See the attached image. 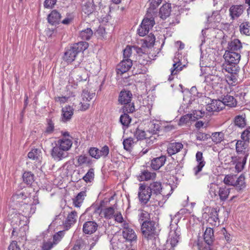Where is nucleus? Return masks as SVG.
Masks as SVG:
<instances>
[{
	"label": "nucleus",
	"instance_id": "33",
	"mask_svg": "<svg viewBox=\"0 0 250 250\" xmlns=\"http://www.w3.org/2000/svg\"><path fill=\"white\" fill-rule=\"evenodd\" d=\"M86 195L85 191H82L79 192L75 198L73 199V203L74 206L77 208L80 207Z\"/></svg>",
	"mask_w": 250,
	"mask_h": 250
},
{
	"label": "nucleus",
	"instance_id": "41",
	"mask_svg": "<svg viewBox=\"0 0 250 250\" xmlns=\"http://www.w3.org/2000/svg\"><path fill=\"white\" fill-rule=\"evenodd\" d=\"M208 220L212 225H216V222H219L218 211L215 208H212L209 212Z\"/></svg>",
	"mask_w": 250,
	"mask_h": 250
},
{
	"label": "nucleus",
	"instance_id": "57",
	"mask_svg": "<svg viewBox=\"0 0 250 250\" xmlns=\"http://www.w3.org/2000/svg\"><path fill=\"white\" fill-rule=\"evenodd\" d=\"M115 211L113 207H109L104 210V214L105 218L111 219L114 216Z\"/></svg>",
	"mask_w": 250,
	"mask_h": 250
},
{
	"label": "nucleus",
	"instance_id": "32",
	"mask_svg": "<svg viewBox=\"0 0 250 250\" xmlns=\"http://www.w3.org/2000/svg\"><path fill=\"white\" fill-rule=\"evenodd\" d=\"M94 10V6L93 0H88V1L82 6L83 12L87 15H89L93 13Z\"/></svg>",
	"mask_w": 250,
	"mask_h": 250
},
{
	"label": "nucleus",
	"instance_id": "51",
	"mask_svg": "<svg viewBox=\"0 0 250 250\" xmlns=\"http://www.w3.org/2000/svg\"><path fill=\"white\" fill-rule=\"evenodd\" d=\"M124 114L121 116L120 117V122L121 124L124 125L126 127L128 126V125L130 124L131 122V118L127 114L128 112H124Z\"/></svg>",
	"mask_w": 250,
	"mask_h": 250
},
{
	"label": "nucleus",
	"instance_id": "8",
	"mask_svg": "<svg viewBox=\"0 0 250 250\" xmlns=\"http://www.w3.org/2000/svg\"><path fill=\"white\" fill-rule=\"evenodd\" d=\"M180 58H181V55L178 53L173 58V66L170 69L171 74L168 79L169 81H171L173 79V76L174 75H177L183 69V66H182V62Z\"/></svg>",
	"mask_w": 250,
	"mask_h": 250
},
{
	"label": "nucleus",
	"instance_id": "2",
	"mask_svg": "<svg viewBox=\"0 0 250 250\" xmlns=\"http://www.w3.org/2000/svg\"><path fill=\"white\" fill-rule=\"evenodd\" d=\"M141 229L143 237L148 241L151 240L153 241L159 235L157 225L153 221L142 223Z\"/></svg>",
	"mask_w": 250,
	"mask_h": 250
},
{
	"label": "nucleus",
	"instance_id": "38",
	"mask_svg": "<svg viewBox=\"0 0 250 250\" xmlns=\"http://www.w3.org/2000/svg\"><path fill=\"white\" fill-rule=\"evenodd\" d=\"M179 236L180 234L177 230L171 232L168 242H169L171 247H174L179 242Z\"/></svg>",
	"mask_w": 250,
	"mask_h": 250
},
{
	"label": "nucleus",
	"instance_id": "45",
	"mask_svg": "<svg viewBox=\"0 0 250 250\" xmlns=\"http://www.w3.org/2000/svg\"><path fill=\"white\" fill-rule=\"evenodd\" d=\"M79 166H82L84 164L90 165L92 164V161L89 157L85 155H81L78 157L77 159Z\"/></svg>",
	"mask_w": 250,
	"mask_h": 250
},
{
	"label": "nucleus",
	"instance_id": "47",
	"mask_svg": "<svg viewBox=\"0 0 250 250\" xmlns=\"http://www.w3.org/2000/svg\"><path fill=\"white\" fill-rule=\"evenodd\" d=\"M149 16L147 15V17H145L142 22V25L144 26L147 27L148 29H151L155 24L154 19L152 17H148Z\"/></svg>",
	"mask_w": 250,
	"mask_h": 250
},
{
	"label": "nucleus",
	"instance_id": "21",
	"mask_svg": "<svg viewBox=\"0 0 250 250\" xmlns=\"http://www.w3.org/2000/svg\"><path fill=\"white\" fill-rule=\"evenodd\" d=\"M200 113V115H198L197 114L198 112H196L194 114H187L184 116H183L181 117L179 123L180 125H183L185 124L188 123L190 121H194L196 119H198L199 118H201L202 117V113L201 112H199Z\"/></svg>",
	"mask_w": 250,
	"mask_h": 250
},
{
	"label": "nucleus",
	"instance_id": "46",
	"mask_svg": "<svg viewBox=\"0 0 250 250\" xmlns=\"http://www.w3.org/2000/svg\"><path fill=\"white\" fill-rule=\"evenodd\" d=\"M235 125L240 128H243L246 125L245 118L243 115H237L234 119Z\"/></svg>",
	"mask_w": 250,
	"mask_h": 250
},
{
	"label": "nucleus",
	"instance_id": "22",
	"mask_svg": "<svg viewBox=\"0 0 250 250\" xmlns=\"http://www.w3.org/2000/svg\"><path fill=\"white\" fill-rule=\"evenodd\" d=\"M166 157L165 156H161L152 160L151 167L154 170H158L165 163Z\"/></svg>",
	"mask_w": 250,
	"mask_h": 250
},
{
	"label": "nucleus",
	"instance_id": "59",
	"mask_svg": "<svg viewBox=\"0 0 250 250\" xmlns=\"http://www.w3.org/2000/svg\"><path fill=\"white\" fill-rule=\"evenodd\" d=\"M109 153V147L105 145L103 146L101 149H99V153L100 158L101 157L105 158L106 157Z\"/></svg>",
	"mask_w": 250,
	"mask_h": 250
},
{
	"label": "nucleus",
	"instance_id": "7",
	"mask_svg": "<svg viewBox=\"0 0 250 250\" xmlns=\"http://www.w3.org/2000/svg\"><path fill=\"white\" fill-rule=\"evenodd\" d=\"M147 188L152 195H156L157 197L156 201L158 202V205H160V199L163 197V195L161 193L162 189L161 183L159 182H153L151 183L148 186H147Z\"/></svg>",
	"mask_w": 250,
	"mask_h": 250
},
{
	"label": "nucleus",
	"instance_id": "27",
	"mask_svg": "<svg viewBox=\"0 0 250 250\" xmlns=\"http://www.w3.org/2000/svg\"><path fill=\"white\" fill-rule=\"evenodd\" d=\"M62 121L63 122H66L69 121L73 115L74 110L70 106H66L62 108Z\"/></svg>",
	"mask_w": 250,
	"mask_h": 250
},
{
	"label": "nucleus",
	"instance_id": "52",
	"mask_svg": "<svg viewBox=\"0 0 250 250\" xmlns=\"http://www.w3.org/2000/svg\"><path fill=\"white\" fill-rule=\"evenodd\" d=\"M41 151L38 149H32L28 154V157L33 160H39L40 157Z\"/></svg>",
	"mask_w": 250,
	"mask_h": 250
},
{
	"label": "nucleus",
	"instance_id": "20",
	"mask_svg": "<svg viewBox=\"0 0 250 250\" xmlns=\"http://www.w3.org/2000/svg\"><path fill=\"white\" fill-rule=\"evenodd\" d=\"M183 147V145L179 142H174L170 143L167 147L168 154L171 156L179 152Z\"/></svg>",
	"mask_w": 250,
	"mask_h": 250
},
{
	"label": "nucleus",
	"instance_id": "56",
	"mask_svg": "<svg viewBox=\"0 0 250 250\" xmlns=\"http://www.w3.org/2000/svg\"><path fill=\"white\" fill-rule=\"evenodd\" d=\"M225 81V83H228L229 85H233L237 81V79L235 76L232 74L231 72L229 75L226 76V78L224 79Z\"/></svg>",
	"mask_w": 250,
	"mask_h": 250
},
{
	"label": "nucleus",
	"instance_id": "35",
	"mask_svg": "<svg viewBox=\"0 0 250 250\" xmlns=\"http://www.w3.org/2000/svg\"><path fill=\"white\" fill-rule=\"evenodd\" d=\"M221 99L224 104V107L226 105L229 107H234L236 105V101L232 96L227 95Z\"/></svg>",
	"mask_w": 250,
	"mask_h": 250
},
{
	"label": "nucleus",
	"instance_id": "17",
	"mask_svg": "<svg viewBox=\"0 0 250 250\" xmlns=\"http://www.w3.org/2000/svg\"><path fill=\"white\" fill-rule=\"evenodd\" d=\"M77 219V212L72 211L68 214L65 222L63 223L64 227L66 229H69L76 222Z\"/></svg>",
	"mask_w": 250,
	"mask_h": 250
},
{
	"label": "nucleus",
	"instance_id": "31",
	"mask_svg": "<svg viewBox=\"0 0 250 250\" xmlns=\"http://www.w3.org/2000/svg\"><path fill=\"white\" fill-rule=\"evenodd\" d=\"M57 146H60L64 150L67 152L70 149L72 145V141L69 139L63 138L58 141Z\"/></svg>",
	"mask_w": 250,
	"mask_h": 250
},
{
	"label": "nucleus",
	"instance_id": "37",
	"mask_svg": "<svg viewBox=\"0 0 250 250\" xmlns=\"http://www.w3.org/2000/svg\"><path fill=\"white\" fill-rule=\"evenodd\" d=\"M19 210L22 213V215L25 217H28L31 214L33 213L34 211L31 212V205L23 203L20 205Z\"/></svg>",
	"mask_w": 250,
	"mask_h": 250
},
{
	"label": "nucleus",
	"instance_id": "4",
	"mask_svg": "<svg viewBox=\"0 0 250 250\" xmlns=\"http://www.w3.org/2000/svg\"><path fill=\"white\" fill-rule=\"evenodd\" d=\"M69 77V83L77 85L79 83L87 80L88 74L86 70L83 68L78 67L73 69Z\"/></svg>",
	"mask_w": 250,
	"mask_h": 250
},
{
	"label": "nucleus",
	"instance_id": "6",
	"mask_svg": "<svg viewBox=\"0 0 250 250\" xmlns=\"http://www.w3.org/2000/svg\"><path fill=\"white\" fill-rule=\"evenodd\" d=\"M152 194L148 189L147 186L140 184L138 190V198L141 204L146 205L149 200Z\"/></svg>",
	"mask_w": 250,
	"mask_h": 250
},
{
	"label": "nucleus",
	"instance_id": "50",
	"mask_svg": "<svg viewBox=\"0 0 250 250\" xmlns=\"http://www.w3.org/2000/svg\"><path fill=\"white\" fill-rule=\"evenodd\" d=\"M123 144L124 149L130 151L133 146L134 141L132 138H128L124 140Z\"/></svg>",
	"mask_w": 250,
	"mask_h": 250
},
{
	"label": "nucleus",
	"instance_id": "15",
	"mask_svg": "<svg viewBox=\"0 0 250 250\" xmlns=\"http://www.w3.org/2000/svg\"><path fill=\"white\" fill-rule=\"evenodd\" d=\"M224 108V104L222 100H213L211 103L206 106V109L208 112H218Z\"/></svg>",
	"mask_w": 250,
	"mask_h": 250
},
{
	"label": "nucleus",
	"instance_id": "53",
	"mask_svg": "<svg viewBox=\"0 0 250 250\" xmlns=\"http://www.w3.org/2000/svg\"><path fill=\"white\" fill-rule=\"evenodd\" d=\"M95 96V93L90 92L88 90L84 89L82 94V96L83 101L89 102Z\"/></svg>",
	"mask_w": 250,
	"mask_h": 250
},
{
	"label": "nucleus",
	"instance_id": "23",
	"mask_svg": "<svg viewBox=\"0 0 250 250\" xmlns=\"http://www.w3.org/2000/svg\"><path fill=\"white\" fill-rule=\"evenodd\" d=\"M156 175L155 172H150L147 170H144L138 176V179L140 181H148L154 179L156 177Z\"/></svg>",
	"mask_w": 250,
	"mask_h": 250
},
{
	"label": "nucleus",
	"instance_id": "30",
	"mask_svg": "<svg viewBox=\"0 0 250 250\" xmlns=\"http://www.w3.org/2000/svg\"><path fill=\"white\" fill-rule=\"evenodd\" d=\"M207 21L209 23H219L222 20L220 11H214L210 15H208L207 17Z\"/></svg>",
	"mask_w": 250,
	"mask_h": 250
},
{
	"label": "nucleus",
	"instance_id": "29",
	"mask_svg": "<svg viewBox=\"0 0 250 250\" xmlns=\"http://www.w3.org/2000/svg\"><path fill=\"white\" fill-rule=\"evenodd\" d=\"M171 12V5L170 3L164 4L160 9L159 15L160 18L163 20L168 17Z\"/></svg>",
	"mask_w": 250,
	"mask_h": 250
},
{
	"label": "nucleus",
	"instance_id": "43",
	"mask_svg": "<svg viewBox=\"0 0 250 250\" xmlns=\"http://www.w3.org/2000/svg\"><path fill=\"white\" fill-rule=\"evenodd\" d=\"M220 187L215 184L211 183L210 184L209 193L212 198L218 197Z\"/></svg>",
	"mask_w": 250,
	"mask_h": 250
},
{
	"label": "nucleus",
	"instance_id": "3",
	"mask_svg": "<svg viewBox=\"0 0 250 250\" xmlns=\"http://www.w3.org/2000/svg\"><path fill=\"white\" fill-rule=\"evenodd\" d=\"M132 98V94L130 91L127 90L121 91L118 101L121 104H124L123 107L124 112H133L135 111L134 104L131 103Z\"/></svg>",
	"mask_w": 250,
	"mask_h": 250
},
{
	"label": "nucleus",
	"instance_id": "14",
	"mask_svg": "<svg viewBox=\"0 0 250 250\" xmlns=\"http://www.w3.org/2000/svg\"><path fill=\"white\" fill-rule=\"evenodd\" d=\"M244 11L242 5H233L229 8V16L231 20H234L238 18L243 14Z\"/></svg>",
	"mask_w": 250,
	"mask_h": 250
},
{
	"label": "nucleus",
	"instance_id": "44",
	"mask_svg": "<svg viewBox=\"0 0 250 250\" xmlns=\"http://www.w3.org/2000/svg\"><path fill=\"white\" fill-rule=\"evenodd\" d=\"M236 175L233 174L226 175L224 179L223 182L225 184L229 186H234L235 184Z\"/></svg>",
	"mask_w": 250,
	"mask_h": 250
},
{
	"label": "nucleus",
	"instance_id": "49",
	"mask_svg": "<svg viewBox=\"0 0 250 250\" xmlns=\"http://www.w3.org/2000/svg\"><path fill=\"white\" fill-rule=\"evenodd\" d=\"M239 28L241 34L250 35V24L249 22L247 21L242 23Z\"/></svg>",
	"mask_w": 250,
	"mask_h": 250
},
{
	"label": "nucleus",
	"instance_id": "39",
	"mask_svg": "<svg viewBox=\"0 0 250 250\" xmlns=\"http://www.w3.org/2000/svg\"><path fill=\"white\" fill-rule=\"evenodd\" d=\"M93 31L90 28L82 30L79 33V37L83 40H89L93 36Z\"/></svg>",
	"mask_w": 250,
	"mask_h": 250
},
{
	"label": "nucleus",
	"instance_id": "24",
	"mask_svg": "<svg viewBox=\"0 0 250 250\" xmlns=\"http://www.w3.org/2000/svg\"><path fill=\"white\" fill-rule=\"evenodd\" d=\"M61 18V14L56 10H53L48 16V21L53 25L58 23L60 21Z\"/></svg>",
	"mask_w": 250,
	"mask_h": 250
},
{
	"label": "nucleus",
	"instance_id": "25",
	"mask_svg": "<svg viewBox=\"0 0 250 250\" xmlns=\"http://www.w3.org/2000/svg\"><path fill=\"white\" fill-rule=\"evenodd\" d=\"M122 234L123 237L128 242H133L137 240V235L132 229L123 231Z\"/></svg>",
	"mask_w": 250,
	"mask_h": 250
},
{
	"label": "nucleus",
	"instance_id": "48",
	"mask_svg": "<svg viewBox=\"0 0 250 250\" xmlns=\"http://www.w3.org/2000/svg\"><path fill=\"white\" fill-rule=\"evenodd\" d=\"M224 134L222 132H214L212 134V141L216 144L220 143L224 140Z\"/></svg>",
	"mask_w": 250,
	"mask_h": 250
},
{
	"label": "nucleus",
	"instance_id": "36",
	"mask_svg": "<svg viewBox=\"0 0 250 250\" xmlns=\"http://www.w3.org/2000/svg\"><path fill=\"white\" fill-rule=\"evenodd\" d=\"M245 176L241 174L239 177L237 178L235 180V184L234 185V187H236V189L238 191H241L243 190L246 187V183L245 182Z\"/></svg>",
	"mask_w": 250,
	"mask_h": 250
},
{
	"label": "nucleus",
	"instance_id": "9",
	"mask_svg": "<svg viewBox=\"0 0 250 250\" xmlns=\"http://www.w3.org/2000/svg\"><path fill=\"white\" fill-rule=\"evenodd\" d=\"M51 155L55 160L60 161L67 157L68 153L60 146L56 145V146L53 147L51 150Z\"/></svg>",
	"mask_w": 250,
	"mask_h": 250
},
{
	"label": "nucleus",
	"instance_id": "54",
	"mask_svg": "<svg viewBox=\"0 0 250 250\" xmlns=\"http://www.w3.org/2000/svg\"><path fill=\"white\" fill-rule=\"evenodd\" d=\"M155 36L152 34H150L146 38V39L145 40L144 43L147 47H151L152 46H153L155 42Z\"/></svg>",
	"mask_w": 250,
	"mask_h": 250
},
{
	"label": "nucleus",
	"instance_id": "40",
	"mask_svg": "<svg viewBox=\"0 0 250 250\" xmlns=\"http://www.w3.org/2000/svg\"><path fill=\"white\" fill-rule=\"evenodd\" d=\"M138 220L141 224L151 222L150 214L146 211L141 210L138 215Z\"/></svg>",
	"mask_w": 250,
	"mask_h": 250
},
{
	"label": "nucleus",
	"instance_id": "55",
	"mask_svg": "<svg viewBox=\"0 0 250 250\" xmlns=\"http://www.w3.org/2000/svg\"><path fill=\"white\" fill-rule=\"evenodd\" d=\"M94 177V170L93 168H90L86 174L83 177V179L86 182H90L93 180Z\"/></svg>",
	"mask_w": 250,
	"mask_h": 250
},
{
	"label": "nucleus",
	"instance_id": "26",
	"mask_svg": "<svg viewBox=\"0 0 250 250\" xmlns=\"http://www.w3.org/2000/svg\"><path fill=\"white\" fill-rule=\"evenodd\" d=\"M204 239L205 242L208 246H210L212 244L214 240L213 230L212 229L210 228H208L206 229L204 235Z\"/></svg>",
	"mask_w": 250,
	"mask_h": 250
},
{
	"label": "nucleus",
	"instance_id": "28",
	"mask_svg": "<svg viewBox=\"0 0 250 250\" xmlns=\"http://www.w3.org/2000/svg\"><path fill=\"white\" fill-rule=\"evenodd\" d=\"M134 135L138 140H145L146 143L152 138V136H149L144 130L138 128L136 129Z\"/></svg>",
	"mask_w": 250,
	"mask_h": 250
},
{
	"label": "nucleus",
	"instance_id": "42",
	"mask_svg": "<svg viewBox=\"0 0 250 250\" xmlns=\"http://www.w3.org/2000/svg\"><path fill=\"white\" fill-rule=\"evenodd\" d=\"M22 180L27 185H31L34 181V175L30 171L25 172L22 175Z\"/></svg>",
	"mask_w": 250,
	"mask_h": 250
},
{
	"label": "nucleus",
	"instance_id": "1",
	"mask_svg": "<svg viewBox=\"0 0 250 250\" xmlns=\"http://www.w3.org/2000/svg\"><path fill=\"white\" fill-rule=\"evenodd\" d=\"M88 47V43L85 42H80L73 44L65 52L63 60L67 63L73 62L77 54L86 50Z\"/></svg>",
	"mask_w": 250,
	"mask_h": 250
},
{
	"label": "nucleus",
	"instance_id": "34",
	"mask_svg": "<svg viewBox=\"0 0 250 250\" xmlns=\"http://www.w3.org/2000/svg\"><path fill=\"white\" fill-rule=\"evenodd\" d=\"M230 188H227L226 186H223L220 187L218 197L222 201H224L228 198L230 193Z\"/></svg>",
	"mask_w": 250,
	"mask_h": 250
},
{
	"label": "nucleus",
	"instance_id": "18",
	"mask_svg": "<svg viewBox=\"0 0 250 250\" xmlns=\"http://www.w3.org/2000/svg\"><path fill=\"white\" fill-rule=\"evenodd\" d=\"M196 160L198 163V165L193 169L194 174L197 175L202 170L206 164L203 156V153L201 151H198L196 154Z\"/></svg>",
	"mask_w": 250,
	"mask_h": 250
},
{
	"label": "nucleus",
	"instance_id": "62",
	"mask_svg": "<svg viewBox=\"0 0 250 250\" xmlns=\"http://www.w3.org/2000/svg\"><path fill=\"white\" fill-rule=\"evenodd\" d=\"M89 155L96 159L100 158L99 149L96 147H90L88 151Z\"/></svg>",
	"mask_w": 250,
	"mask_h": 250
},
{
	"label": "nucleus",
	"instance_id": "11",
	"mask_svg": "<svg viewBox=\"0 0 250 250\" xmlns=\"http://www.w3.org/2000/svg\"><path fill=\"white\" fill-rule=\"evenodd\" d=\"M132 65V62L130 59H123L117 66V73L122 75L128 71Z\"/></svg>",
	"mask_w": 250,
	"mask_h": 250
},
{
	"label": "nucleus",
	"instance_id": "5",
	"mask_svg": "<svg viewBox=\"0 0 250 250\" xmlns=\"http://www.w3.org/2000/svg\"><path fill=\"white\" fill-rule=\"evenodd\" d=\"M205 81L212 85L214 88L217 87L221 88L225 84L223 73L220 71H215L214 74L207 76L205 78Z\"/></svg>",
	"mask_w": 250,
	"mask_h": 250
},
{
	"label": "nucleus",
	"instance_id": "60",
	"mask_svg": "<svg viewBox=\"0 0 250 250\" xmlns=\"http://www.w3.org/2000/svg\"><path fill=\"white\" fill-rule=\"evenodd\" d=\"M150 6L148 8V12L151 13L155 10L161 3L162 0H149Z\"/></svg>",
	"mask_w": 250,
	"mask_h": 250
},
{
	"label": "nucleus",
	"instance_id": "63",
	"mask_svg": "<svg viewBox=\"0 0 250 250\" xmlns=\"http://www.w3.org/2000/svg\"><path fill=\"white\" fill-rule=\"evenodd\" d=\"M47 126L46 128L45 133L50 134L52 133L54 130V124L51 119H47Z\"/></svg>",
	"mask_w": 250,
	"mask_h": 250
},
{
	"label": "nucleus",
	"instance_id": "61",
	"mask_svg": "<svg viewBox=\"0 0 250 250\" xmlns=\"http://www.w3.org/2000/svg\"><path fill=\"white\" fill-rule=\"evenodd\" d=\"M250 137V127H248L245 129L241 134L242 141L249 143Z\"/></svg>",
	"mask_w": 250,
	"mask_h": 250
},
{
	"label": "nucleus",
	"instance_id": "58",
	"mask_svg": "<svg viewBox=\"0 0 250 250\" xmlns=\"http://www.w3.org/2000/svg\"><path fill=\"white\" fill-rule=\"evenodd\" d=\"M26 195L23 192H20L19 193H17L14 195L12 197V200L13 201H17L18 202H21V201L25 199Z\"/></svg>",
	"mask_w": 250,
	"mask_h": 250
},
{
	"label": "nucleus",
	"instance_id": "13",
	"mask_svg": "<svg viewBox=\"0 0 250 250\" xmlns=\"http://www.w3.org/2000/svg\"><path fill=\"white\" fill-rule=\"evenodd\" d=\"M249 143L242 140L237 141L236 144V150L238 154L237 156H245L247 154V157L249 156V150L248 149Z\"/></svg>",
	"mask_w": 250,
	"mask_h": 250
},
{
	"label": "nucleus",
	"instance_id": "10",
	"mask_svg": "<svg viewBox=\"0 0 250 250\" xmlns=\"http://www.w3.org/2000/svg\"><path fill=\"white\" fill-rule=\"evenodd\" d=\"M225 60L229 64H237L240 60V52L226 51L224 55Z\"/></svg>",
	"mask_w": 250,
	"mask_h": 250
},
{
	"label": "nucleus",
	"instance_id": "16",
	"mask_svg": "<svg viewBox=\"0 0 250 250\" xmlns=\"http://www.w3.org/2000/svg\"><path fill=\"white\" fill-rule=\"evenodd\" d=\"M98 227V225L96 222L88 221L83 224V230L85 234H91L97 230Z\"/></svg>",
	"mask_w": 250,
	"mask_h": 250
},
{
	"label": "nucleus",
	"instance_id": "19",
	"mask_svg": "<svg viewBox=\"0 0 250 250\" xmlns=\"http://www.w3.org/2000/svg\"><path fill=\"white\" fill-rule=\"evenodd\" d=\"M242 48V45L240 41L235 39L229 42L228 49L226 51L240 52V49Z\"/></svg>",
	"mask_w": 250,
	"mask_h": 250
},
{
	"label": "nucleus",
	"instance_id": "12",
	"mask_svg": "<svg viewBox=\"0 0 250 250\" xmlns=\"http://www.w3.org/2000/svg\"><path fill=\"white\" fill-rule=\"evenodd\" d=\"M232 162L233 164H235V169L239 172L241 171L244 168L247 159V154L245 156H236L232 157Z\"/></svg>",
	"mask_w": 250,
	"mask_h": 250
},
{
	"label": "nucleus",
	"instance_id": "64",
	"mask_svg": "<svg viewBox=\"0 0 250 250\" xmlns=\"http://www.w3.org/2000/svg\"><path fill=\"white\" fill-rule=\"evenodd\" d=\"M64 235L63 231H60L56 233L53 236V243L55 245L59 242L62 236Z\"/></svg>",
	"mask_w": 250,
	"mask_h": 250
}]
</instances>
